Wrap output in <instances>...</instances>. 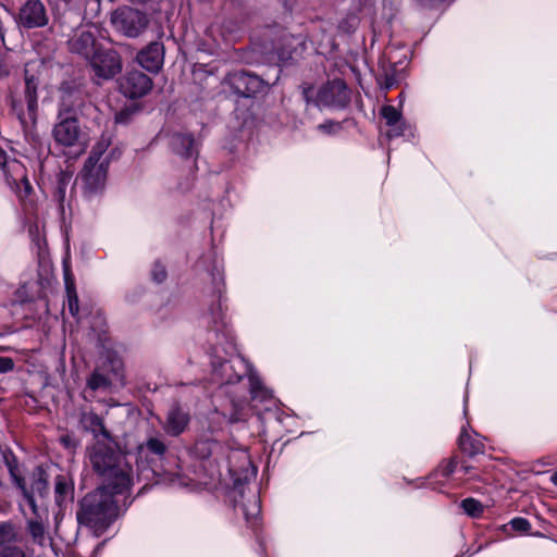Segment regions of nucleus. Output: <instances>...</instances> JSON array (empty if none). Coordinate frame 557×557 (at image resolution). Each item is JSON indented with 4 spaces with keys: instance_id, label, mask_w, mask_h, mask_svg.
I'll use <instances>...</instances> for the list:
<instances>
[{
    "instance_id": "12",
    "label": "nucleus",
    "mask_w": 557,
    "mask_h": 557,
    "mask_svg": "<svg viewBox=\"0 0 557 557\" xmlns=\"http://www.w3.org/2000/svg\"><path fill=\"white\" fill-rule=\"evenodd\" d=\"M13 482L21 490L24 498L26 499L28 506L30 507L34 515L39 517V509L36 505V497H44L48 493V481L44 474V472L38 471L33 474V481L30 488L26 487L24 479L20 478L15 474L14 470L10 469Z\"/></svg>"
},
{
    "instance_id": "4",
    "label": "nucleus",
    "mask_w": 557,
    "mask_h": 557,
    "mask_svg": "<svg viewBox=\"0 0 557 557\" xmlns=\"http://www.w3.org/2000/svg\"><path fill=\"white\" fill-rule=\"evenodd\" d=\"M109 159L104 156V147L98 144L92 148L81 172L83 195L92 200L101 196L106 189Z\"/></svg>"
},
{
    "instance_id": "18",
    "label": "nucleus",
    "mask_w": 557,
    "mask_h": 557,
    "mask_svg": "<svg viewBox=\"0 0 557 557\" xmlns=\"http://www.w3.org/2000/svg\"><path fill=\"white\" fill-rule=\"evenodd\" d=\"M137 61L148 72L157 73L162 67L164 61L163 45L151 42L138 53Z\"/></svg>"
},
{
    "instance_id": "38",
    "label": "nucleus",
    "mask_w": 557,
    "mask_h": 557,
    "mask_svg": "<svg viewBox=\"0 0 557 557\" xmlns=\"http://www.w3.org/2000/svg\"><path fill=\"white\" fill-rule=\"evenodd\" d=\"M248 417V412L244 410V408H239L237 404H234V412L228 417V422L235 423L239 421H245Z\"/></svg>"
},
{
    "instance_id": "37",
    "label": "nucleus",
    "mask_w": 557,
    "mask_h": 557,
    "mask_svg": "<svg viewBox=\"0 0 557 557\" xmlns=\"http://www.w3.org/2000/svg\"><path fill=\"white\" fill-rule=\"evenodd\" d=\"M318 129L326 134H337L342 129V124L339 122L327 121L319 124Z\"/></svg>"
},
{
    "instance_id": "29",
    "label": "nucleus",
    "mask_w": 557,
    "mask_h": 557,
    "mask_svg": "<svg viewBox=\"0 0 557 557\" xmlns=\"http://www.w3.org/2000/svg\"><path fill=\"white\" fill-rule=\"evenodd\" d=\"M145 449L162 458L166 451V445L160 437L151 436L140 446V450Z\"/></svg>"
},
{
    "instance_id": "46",
    "label": "nucleus",
    "mask_w": 557,
    "mask_h": 557,
    "mask_svg": "<svg viewBox=\"0 0 557 557\" xmlns=\"http://www.w3.org/2000/svg\"><path fill=\"white\" fill-rule=\"evenodd\" d=\"M550 481L554 485L557 486V471L552 474Z\"/></svg>"
},
{
    "instance_id": "36",
    "label": "nucleus",
    "mask_w": 557,
    "mask_h": 557,
    "mask_svg": "<svg viewBox=\"0 0 557 557\" xmlns=\"http://www.w3.org/2000/svg\"><path fill=\"white\" fill-rule=\"evenodd\" d=\"M440 473L444 478L450 476L453 473L458 472L457 461L455 458L449 459L445 465L440 468Z\"/></svg>"
},
{
    "instance_id": "33",
    "label": "nucleus",
    "mask_w": 557,
    "mask_h": 557,
    "mask_svg": "<svg viewBox=\"0 0 557 557\" xmlns=\"http://www.w3.org/2000/svg\"><path fill=\"white\" fill-rule=\"evenodd\" d=\"M381 114L387 126L394 125L398 120L403 117L400 111L393 106H384L381 109Z\"/></svg>"
},
{
    "instance_id": "5",
    "label": "nucleus",
    "mask_w": 557,
    "mask_h": 557,
    "mask_svg": "<svg viewBox=\"0 0 557 557\" xmlns=\"http://www.w3.org/2000/svg\"><path fill=\"white\" fill-rule=\"evenodd\" d=\"M52 137L55 144L62 148L84 151L88 144V135L82 128L75 112L63 102L52 128Z\"/></svg>"
},
{
    "instance_id": "22",
    "label": "nucleus",
    "mask_w": 557,
    "mask_h": 557,
    "mask_svg": "<svg viewBox=\"0 0 557 557\" xmlns=\"http://www.w3.org/2000/svg\"><path fill=\"white\" fill-rule=\"evenodd\" d=\"M81 424L83 428L91 432L97 438L101 435L108 440L109 433L106 430L102 419L94 411H84L81 414Z\"/></svg>"
},
{
    "instance_id": "19",
    "label": "nucleus",
    "mask_w": 557,
    "mask_h": 557,
    "mask_svg": "<svg viewBox=\"0 0 557 557\" xmlns=\"http://www.w3.org/2000/svg\"><path fill=\"white\" fill-rule=\"evenodd\" d=\"M195 454L201 459L212 458L215 462L223 459L225 448L216 440L200 438L195 444Z\"/></svg>"
},
{
    "instance_id": "9",
    "label": "nucleus",
    "mask_w": 557,
    "mask_h": 557,
    "mask_svg": "<svg viewBox=\"0 0 557 557\" xmlns=\"http://www.w3.org/2000/svg\"><path fill=\"white\" fill-rule=\"evenodd\" d=\"M114 28L127 37H137L147 26V16L138 10L123 7L111 14Z\"/></svg>"
},
{
    "instance_id": "31",
    "label": "nucleus",
    "mask_w": 557,
    "mask_h": 557,
    "mask_svg": "<svg viewBox=\"0 0 557 557\" xmlns=\"http://www.w3.org/2000/svg\"><path fill=\"white\" fill-rule=\"evenodd\" d=\"M388 127L389 129L387 131L386 136L389 139L405 136L407 132L411 133V126L403 117Z\"/></svg>"
},
{
    "instance_id": "17",
    "label": "nucleus",
    "mask_w": 557,
    "mask_h": 557,
    "mask_svg": "<svg viewBox=\"0 0 557 557\" xmlns=\"http://www.w3.org/2000/svg\"><path fill=\"white\" fill-rule=\"evenodd\" d=\"M190 417L188 411L178 405H173L168 410L164 420L161 422L162 429L165 434L170 436H178L188 426Z\"/></svg>"
},
{
    "instance_id": "45",
    "label": "nucleus",
    "mask_w": 557,
    "mask_h": 557,
    "mask_svg": "<svg viewBox=\"0 0 557 557\" xmlns=\"http://www.w3.org/2000/svg\"><path fill=\"white\" fill-rule=\"evenodd\" d=\"M9 74V69L2 64V60H0V76H4Z\"/></svg>"
},
{
    "instance_id": "41",
    "label": "nucleus",
    "mask_w": 557,
    "mask_h": 557,
    "mask_svg": "<svg viewBox=\"0 0 557 557\" xmlns=\"http://www.w3.org/2000/svg\"><path fill=\"white\" fill-rule=\"evenodd\" d=\"M14 369V361L9 357H0V373L4 374Z\"/></svg>"
},
{
    "instance_id": "2",
    "label": "nucleus",
    "mask_w": 557,
    "mask_h": 557,
    "mask_svg": "<svg viewBox=\"0 0 557 557\" xmlns=\"http://www.w3.org/2000/svg\"><path fill=\"white\" fill-rule=\"evenodd\" d=\"M88 460L95 472L103 478L102 485L119 494L132 492L136 475L131 456L115 449L110 437L97 440L88 448Z\"/></svg>"
},
{
    "instance_id": "21",
    "label": "nucleus",
    "mask_w": 557,
    "mask_h": 557,
    "mask_svg": "<svg viewBox=\"0 0 557 557\" xmlns=\"http://www.w3.org/2000/svg\"><path fill=\"white\" fill-rule=\"evenodd\" d=\"M171 146L177 154L184 158H191L197 153V143L189 134L173 135Z\"/></svg>"
},
{
    "instance_id": "14",
    "label": "nucleus",
    "mask_w": 557,
    "mask_h": 557,
    "mask_svg": "<svg viewBox=\"0 0 557 557\" xmlns=\"http://www.w3.org/2000/svg\"><path fill=\"white\" fill-rule=\"evenodd\" d=\"M21 25L26 28L44 27L48 24V15L40 0H27L18 13Z\"/></svg>"
},
{
    "instance_id": "25",
    "label": "nucleus",
    "mask_w": 557,
    "mask_h": 557,
    "mask_svg": "<svg viewBox=\"0 0 557 557\" xmlns=\"http://www.w3.org/2000/svg\"><path fill=\"white\" fill-rule=\"evenodd\" d=\"M459 446L462 451L469 455H476L484 450V444L482 441L475 435L472 437L467 433L466 429H462V432L459 436Z\"/></svg>"
},
{
    "instance_id": "44",
    "label": "nucleus",
    "mask_w": 557,
    "mask_h": 557,
    "mask_svg": "<svg viewBox=\"0 0 557 557\" xmlns=\"http://www.w3.org/2000/svg\"><path fill=\"white\" fill-rule=\"evenodd\" d=\"M394 78L393 77H389V76H386V79H385V88L386 89H389L394 86Z\"/></svg>"
},
{
    "instance_id": "47",
    "label": "nucleus",
    "mask_w": 557,
    "mask_h": 557,
    "mask_svg": "<svg viewBox=\"0 0 557 557\" xmlns=\"http://www.w3.org/2000/svg\"><path fill=\"white\" fill-rule=\"evenodd\" d=\"M239 454H240L242 458L245 460V462H246V463H248V465H250V461H249V459H248L247 454H246V453H244V451H242V453H239Z\"/></svg>"
},
{
    "instance_id": "30",
    "label": "nucleus",
    "mask_w": 557,
    "mask_h": 557,
    "mask_svg": "<svg viewBox=\"0 0 557 557\" xmlns=\"http://www.w3.org/2000/svg\"><path fill=\"white\" fill-rule=\"evenodd\" d=\"M460 505L465 512L472 518H479L483 513V505L474 498H466Z\"/></svg>"
},
{
    "instance_id": "16",
    "label": "nucleus",
    "mask_w": 557,
    "mask_h": 557,
    "mask_svg": "<svg viewBox=\"0 0 557 557\" xmlns=\"http://www.w3.org/2000/svg\"><path fill=\"white\" fill-rule=\"evenodd\" d=\"M152 87L151 78L140 71L128 72L121 82L120 88L128 98H140Z\"/></svg>"
},
{
    "instance_id": "51",
    "label": "nucleus",
    "mask_w": 557,
    "mask_h": 557,
    "mask_svg": "<svg viewBox=\"0 0 557 557\" xmlns=\"http://www.w3.org/2000/svg\"><path fill=\"white\" fill-rule=\"evenodd\" d=\"M339 27H341L342 29H345L344 24H341V25H339ZM346 30H349V28H346Z\"/></svg>"
},
{
    "instance_id": "48",
    "label": "nucleus",
    "mask_w": 557,
    "mask_h": 557,
    "mask_svg": "<svg viewBox=\"0 0 557 557\" xmlns=\"http://www.w3.org/2000/svg\"><path fill=\"white\" fill-rule=\"evenodd\" d=\"M172 483L177 484V485L188 486L186 483H183L181 479L173 480Z\"/></svg>"
},
{
    "instance_id": "11",
    "label": "nucleus",
    "mask_w": 557,
    "mask_h": 557,
    "mask_svg": "<svg viewBox=\"0 0 557 557\" xmlns=\"http://www.w3.org/2000/svg\"><path fill=\"white\" fill-rule=\"evenodd\" d=\"M120 362L111 359L108 363L97 366L86 381L85 393H108L117 375Z\"/></svg>"
},
{
    "instance_id": "28",
    "label": "nucleus",
    "mask_w": 557,
    "mask_h": 557,
    "mask_svg": "<svg viewBox=\"0 0 557 557\" xmlns=\"http://www.w3.org/2000/svg\"><path fill=\"white\" fill-rule=\"evenodd\" d=\"M65 286H66V294H67L69 311L73 317H76L78 313V298H77V294L75 292L74 283L70 278V274L67 271H65Z\"/></svg>"
},
{
    "instance_id": "43",
    "label": "nucleus",
    "mask_w": 557,
    "mask_h": 557,
    "mask_svg": "<svg viewBox=\"0 0 557 557\" xmlns=\"http://www.w3.org/2000/svg\"><path fill=\"white\" fill-rule=\"evenodd\" d=\"M472 471H473V468L471 466H466V465H462L458 469V472H461L462 475H469L470 479H478V475L473 474Z\"/></svg>"
},
{
    "instance_id": "8",
    "label": "nucleus",
    "mask_w": 557,
    "mask_h": 557,
    "mask_svg": "<svg viewBox=\"0 0 557 557\" xmlns=\"http://www.w3.org/2000/svg\"><path fill=\"white\" fill-rule=\"evenodd\" d=\"M0 168L3 171L7 184L21 200H25L33 191L27 178L25 166L15 159H8L5 151L0 147Z\"/></svg>"
},
{
    "instance_id": "40",
    "label": "nucleus",
    "mask_w": 557,
    "mask_h": 557,
    "mask_svg": "<svg viewBox=\"0 0 557 557\" xmlns=\"http://www.w3.org/2000/svg\"><path fill=\"white\" fill-rule=\"evenodd\" d=\"M134 112H135V110L132 108H125V109L119 111L114 117L115 123H119V124L128 123V121L131 120V116L133 115Z\"/></svg>"
},
{
    "instance_id": "20",
    "label": "nucleus",
    "mask_w": 557,
    "mask_h": 557,
    "mask_svg": "<svg viewBox=\"0 0 557 557\" xmlns=\"http://www.w3.org/2000/svg\"><path fill=\"white\" fill-rule=\"evenodd\" d=\"M248 382L252 401L265 403L267 410L275 405V399L273 398L272 392L263 385L261 380L256 374L251 372L248 377Z\"/></svg>"
},
{
    "instance_id": "42",
    "label": "nucleus",
    "mask_w": 557,
    "mask_h": 557,
    "mask_svg": "<svg viewBox=\"0 0 557 557\" xmlns=\"http://www.w3.org/2000/svg\"><path fill=\"white\" fill-rule=\"evenodd\" d=\"M55 197L58 198L59 202H62L64 200V197H65V185H64L63 181L59 182Z\"/></svg>"
},
{
    "instance_id": "50",
    "label": "nucleus",
    "mask_w": 557,
    "mask_h": 557,
    "mask_svg": "<svg viewBox=\"0 0 557 557\" xmlns=\"http://www.w3.org/2000/svg\"><path fill=\"white\" fill-rule=\"evenodd\" d=\"M132 2H135V3H144L146 2L147 0H131Z\"/></svg>"
},
{
    "instance_id": "10",
    "label": "nucleus",
    "mask_w": 557,
    "mask_h": 557,
    "mask_svg": "<svg viewBox=\"0 0 557 557\" xmlns=\"http://www.w3.org/2000/svg\"><path fill=\"white\" fill-rule=\"evenodd\" d=\"M95 75L100 79H110L122 69L119 54L102 46L88 59Z\"/></svg>"
},
{
    "instance_id": "15",
    "label": "nucleus",
    "mask_w": 557,
    "mask_h": 557,
    "mask_svg": "<svg viewBox=\"0 0 557 557\" xmlns=\"http://www.w3.org/2000/svg\"><path fill=\"white\" fill-rule=\"evenodd\" d=\"M232 85L234 89L244 97L262 94L267 91L270 86V84L263 81L260 76L248 72L234 74Z\"/></svg>"
},
{
    "instance_id": "24",
    "label": "nucleus",
    "mask_w": 557,
    "mask_h": 557,
    "mask_svg": "<svg viewBox=\"0 0 557 557\" xmlns=\"http://www.w3.org/2000/svg\"><path fill=\"white\" fill-rule=\"evenodd\" d=\"M284 46L277 50V57L280 61L286 62L293 58L294 53H297L298 47L302 49L305 39L302 36L284 35Z\"/></svg>"
},
{
    "instance_id": "39",
    "label": "nucleus",
    "mask_w": 557,
    "mask_h": 557,
    "mask_svg": "<svg viewBox=\"0 0 557 557\" xmlns=\"http://www.w3.org/2000/svg\"><path fill=\"white\" fill-rule=\"evenodd\" d=\"M0 557H25V554L17 546H7L0 549Z\"/></svg>"
},
{
    "instance_id": "23",
    "label": "nucleus",
    "mask_w": 557,
    "mask_h": 557,
    "mask_svg": "<svg viewBox=\"0 0 557 557\" xmlns=\"http://www.w3.org/2000/svg\"><path fill=\"white\" fill-rule=\"evenodd\" d=\"M73 483L66 475H58L55 479L54 498L61 507L64 503L73 499Z\"/></svg>"
},
{
    "instance_id": "32",
    "label": "nucleus",
    "mask_w": 557,
    "mask_h": 557,
    "mask_svg": "<svg viewBox=\"0 0 557 557\" xmlns=\"http://www.w3.org/2000/svg\"><path fill=\"white\" fill-rule=\"evenodd\" d=\"M14 529L10 523L0 524V549L11 546L10 543L14 540Z\"/></svg>"
},
{
    "instance_id": "34",
    "label": "nucleus",
    "mask_w": 557,
    "mask_h": 557,
    "mask_svg": "<svg viewBox=\"0 0 557 557\" xmlns=\"http://www.w3.org/2000/svg\"><path fill=\"white\" fill-rule=\"evenodd\" d=\"M509 524L512 528V530L521 532V533H527L531 529L530 521L522 517H516V518L511 519Z\"/></svg>"
},
{
    "instance_id": "27",
    "label": "nucleus",
    "mask_w": 557,
    "mask_h": 557,
    "mask_svg": "<svg viewBox=\"0 0 557 557\" xmlns=\"http://www.w3.org/2000/svg\"><path fill=\"white\" fill-rule=\"evenodd\" d=\"M243 512L247 522L255 525L260 515L261 506L260 499L256 493H251L248 498V504H243Z\"/></svg>"
},
{
    "instance_id": "26",
    "label": "nucleus",
    "mask_w": 557,
    "mask_h": 557,
    "mask_svg": "<svg viewBox=\"0 0 557 557\" xmlns=\"http://www.w3.org/2000/svg\"><path fill=\"white\" fill-rule=\"evenodd\" d=\"M27 529L35 544L40 547H46L50 544V539L47 536L46 529L40 521L29 519L27 521Z\"/></svg>"
},
{
    "instance_id": "49",
    "label": "nucleus",
    "mask_w": 557,
    "mask_h": 557,
    "mask_svg": "<svg viewBox=\"0 0 557 557\" xmlns=\"http://www.w3.org/2000/svg\"><path fill=\"white\" fill-rule=\"evenodd\" d=\"M357 26V20L354 17L351 23L349 24V28H355Z\"/></svg>"
},
{
    "instance_id": "13",
    "label": "nucleus",
    "mask_w": 557,
    "mask_h": 557,
    "mask_svg": "<svg viewBox=\"0 0 557 557\" xmlns=\"http://www.w3.org/2000/svg\"><path fill=\"white\" fill-rule=\"evenodd\" d=\"M98 34L99 29L95 25L81 28L69 40L71 51L78 53L88 60L101 47L97 40Z\"/></svg>"
},
{
    "instance_id": "7",
    "label": "nucleus",
    "mask_w": 557,
    "mask_h": 557,
    "mask_svg": "<svg viewBox=\"0 0 557 557\" xmlns=\"http://www.w3.org/2000/svg\"><path fill=\"white\" fill-rule=\"evenodd\" d=\"M25 70V89L23 99H14L13 111L16 113L23 126L35 125L38 111V81Z\"/></svg>"
},
{
    "instance_id": "3",
    "label": "nucleus",
    "mask_w": 557,
    "mask_h": 557,
    "mask_svg": "<svg viewBox=\"0 0 557 557\" xmlns=\"http://www.w3.org/2000/svg\"><path fill=\"white\" fill-rule=\"evenodd\" d=\"M131 494H119L113 488L101 485L87 494L81 502L77 520L101 535L107 528L132 504Z\"/></svg>"
},
{
    "instance_id": "35",
    "label": "nucleus",
    "mask_w": 557,
    "mask_h": 557,
    "mask_svg": "<svg viewBox=\"0 0 557 557\" xmlns=\"http://www.w3.org/2000/svg\"><path fill=\"white\" fill-rule=\"evenodd\" d=\"M151 277L157 283H162L166 278L165 265L159 261L154 262L151 269Z\"/></svg>"
},
{
    "instance_id": "6",
    "label": "nucleus",
    "mask_w": 557,
    "mask_h": 557,
    "mask_svg": "<svg viewBox=\"0 0 557 557\" xmlns=\"http://www.w3.org/2000/svg\"><path fill=\"white\" fill-rule=\"evenodd\" d=\"M313 89L304 90L307 103L312 102L319 108H344L349 101V91L343 81L335 79L321 86L313 98Z\"/></svg>"
},
{
    "instance_id": "1",
    "label": "nucleus",
    "mask_w": 557,
    "mask_h": 557,
    "mask_svg": "<svg viewBox=\"0 0 557 557\" xmlns=\"http://www.w3.org/2000/svg\"><path fill=\"white\" fill-rule=\"evenodd\" d=\"M211 278L213 290L218 294L216 302L212 304L205 320L209 327L211 343L210 359L213 380L221 384H235L243 376L250 375L251 369L246 360L237 354L236 344L226 321L222 307V289L224 286L223 264L214 252L205 256L199 263Z\"/></svg>"
}]
</instances>
